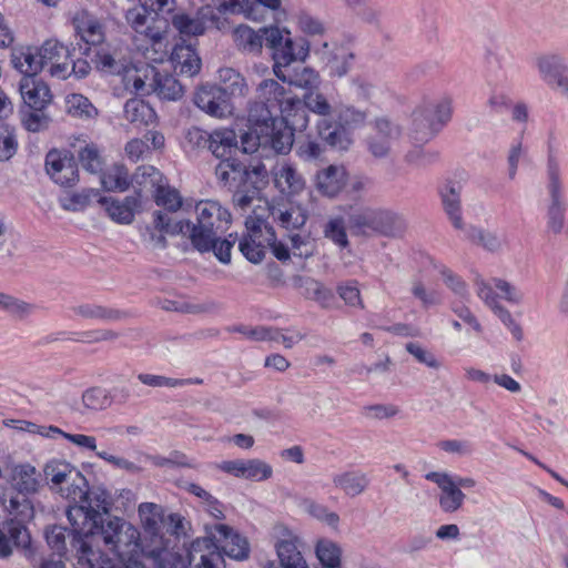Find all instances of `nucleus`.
I'll list each match as a JSON object with an SVG mask.
<instances>
[{"instance_id": "obj_13", "label": "nucleus", "mask_w": 568, "mask_h": 568, "mask_svg": "<svg viewBox=\"0 0 568 568\" xmlns=\"http://www.w3.org/2000/svg\"><path fill=\"white\" fill-rule=\"evenodd\" d=\"M402 129L386 116L376 118L372 123V133L366 139L369 154L378 160L388 159L393 145L399 140Z\"/></svg>"}, {"instance_id": "obj_60", "label": "nucleus", "mask_w": 568, "mask_h": 568, "mask_svg": "<svg viewBox=\"0 0 568 568\" xmlns=\"http://www.w3.org/2000/svg\"><path fill=\"white\" fill-rule=\"evenodd\" d=\"M18 150V142L13 130L0 124V161H8Z\"/></svg>"}, {"instance_id": "obj_52", "label": "nucleus", "mask_w": 568, "mask_h": 568, "mask_svg": "<svg viewBox=\"0 0 568 568\" xmlns=\"http://www.w3.org/2000/svg\"><path fill=\"white\" fill-rule=\"evenodd\" d=\"M244 471V479L252 481H264L273 476L272 466L260 458L246 459Z\"/></svg>"}, {"instance_id": "obj_46", "label": "nucleus", "mask_w": 568, "mask_h": 568, "mask_svg": "<svg viewBox=\"0 0 568 568\" xmlns=\"http://www.w3.org/2000/svg\"><path fill=\"white\" fill-rule=\"evenodd\" d=\"M100 192L94 189H84L81 192L68 193L60 199L61 206L67 211L78 212L84 210L93 199H99Z\"/></svg>"}, {"instance_id": "obj_18", "label": "nucleus", "mask_w": 568, "mask_h": 568, "mask_svg": "<svg viewBox=\"0 0 568 568\" xmlns=\"http://www.w3.org/2000/svg\"><path fill=\"white\" fill-rule=\"evenodd\" d=\"M425 478L438 486L440 490L438 505L443 513L453 514L464 506L466 495L453 484V476L447 473L430 471L425 475Z\"/></svg>"}, {"instance_id": "obj_23", "label": "nucleus", "mask_w": 568, "mask_h": 568, "mask_svg": "<svg viewBox=\"0 0 568 568\" xmlns=\"http://www.w3.org/2000/svg\"><path fill=\"white\" fill-rule=\"evenodd\" d=\"M19 89L24 104L30 110L44 111L52 101L50 88L37 78L23 77Z\"/></svg>"}, {"instance_id": "obj_31", "label": "nucleus", "mask_w": 568, "mask_h": 568, "mask_svg": "<svg viewBox=\"0 0 568 568\" xmlns=\"http://www.w3.org/2000/svg\"><path fill=\"white\" fill-rule=\"evenodd\" d=\"M40 475L36 467L30 464H20L13 467L10 476L11 486L23 497L18 500L22 501L27 499V495H31L38 491L40 487Z\"/></svg>"}, {"instance_id": "obj_61", "label": "nucleus", "mask_w": 568, "mask_h": 568, "mask_svg": "<svg viewBox=\"0 0 568 568\" xmlns=\"http://www.w3.org/2000/svg\"><path fill=\"white\" fill-rule=\"evenodd\" d=\"M193 103L206 114L213 115V85L206 83L197 87L193 94Z\"/></svg>"}, {"instance_id": "obj_15", "label": "nucleus", "mask_w": 568, "mask_h": 568, "mask_svg": "<svg viewBox=\"0 0 568 568\" xmlns=\"http://www.w3.org/2000/svg\"><path fill=\"white\" fill-rule=\"evenodd\" d=\"M45 171L61 187H73L79 182V168L69 151L50 150L45 155Z\"/></svg>"}, {"instance_id": "obj_43", "label": "nucleus", "mask_w": 568, "mask_h": 568, "mask_svg": "<svg viewBox=\"0 0 568 568\" xmlns=\"http://www.w3.org/2000/svg\"><path fill=\"white\" fill-rule=\"evenodd\" d=\"M302 507L305 513L314 519L327 525L332 529H337L339 526V516L337 513L331 510L327 506L320 504L311 498H305L302 501Z\"/></svg>"}, {"instance_id": "obj_30", "label": "nucleus", "mask_w": 568, "mask_h": 568, "mask_svg": "<svg viewBox=\"0 0 568 568\" xmlns=\"http://www.w3.org/2000/svg\"><path fill=\"white\" fill-rule=\"evenodd\" d=\"M274 222L286 230L301 229L307 221V213L300 204L278 203L270 206Z\"/></svg>"}, {"instance_id": "obj_29", "label": "nucleus", "mask_w": 568, "mask_h": 568, "mask_svg": "<svg viewBox=\"0 0 568 568\" xmlns=\"http://www.w3.org/2000/svg\"><path fill=\"white\" fill-rule=\"evenodd\" d=\"M164 135L159 131L150 130L142 139H132L126 142L124 151L132 162H138L150 156L152 150L164 148Z\"/></svg>"}, {"instance_id": "obj_1", "label": "nucleus", "mask_w": 568, "mask_h": 568, "mask_svg": "<svg viewBox=\"0 0 568 568\" xmlns=\"http://www.w3.org/2000/svg\"><path fill=\"white\" fill-rule=\"evenodd\" d=\"M257 102L250 109V122H265L285 116L300 128L307 126L302 100L290 97L283 85L273 79L263 80L256 89Z\"/></svg>"}, {"instance_id": "obj_58", "label": "nucleus", "mask_w": 568, "mask_h": 568, "mask_svg": "<svg viewBox=\"0 0 568 568\" xmlns=\"http://www.w3.org/2000/svg\"><path fill=\"white\" fill-rule=\"evenodd\" d=\"M304 106L305 115L307 118L306 109L317 113L320 115H328L331 113L332 106L326 100V98L320 93L311 91L304 95V100L302 101Z\"/></svg>"}, {"instance_id": "obj_39", "label": "nucleus", "mask_w": 568, "mask_h": 568, "mask_svg": "<svg viewBox=\"0 0 568 568\" xmlns=\"http://www.w3.org/2000/svg\"><path fill=\"white\" fill-rule=\"evenodd\" d=\"M152 88L156 95L163 100L175 101L183 95V87L179 80L170 74L155 72Z\"/></svg>"}, {"instance_id": "obj_5", "label": "nucleus", "mask_w": 568, "mask_h": 568, "mask_svg": "<svg viewBox=\"0 0 568 568\" xmlns=\"http://www.w3.org/2000/svg\"><path fill=\"white\" fill-rule=\"evenodd\" d=\"M10 519L0 526V557H8L12 552L11 545L17 547H28L30 545V535L24 526L26 519L30 518L33 508L30 501L18 498H10L7 507Z\"/></svg>"}, {"instance_id": "obj_50", "label": "nucleus", "mask_w": 568, "mask_h": 568, "mask_svg": "<svg viewBox=\"0 0 568 568\" xmlns=\"http://www.w3.org/2000/svg\"><path fill=\"white\" fill-rule=\"evenodd\" d=\"M323 233L326 239L341 248H345L349 244L344 219L341 216L329 219L323 229Z\"/></svg>"}, {"instance_id": "obj_36", "label": "nucleus", "mask_w": 568, "mask_h": 568, "mask_svg": "<svg viewBox=\"0 0 568 568\" xmlns=\"http://www.w3.org/2000/svg\"><path fill=\"white\" fill-rule=\"evenodd\" d=\"M124 118L136 126H148L155 122L156 113L144 100L139 98L129 99L124 104Z\"/></svg>"}, {"instance_id": "obj_33", "label": "nucleus", "mask_w": 568, "mask_h": 568, "mask_svg": "<svg viewBox=\"0 0 568 568\" xmlns=\"http://www.w3.org/2000/svg\"><path fill=\"white\" fill-rule=\"evenodd\" d=\"M462 186L457 183H447L440 191L442 203L450 223L457 230L464 229L460 202Z\"/></svg>"}, {"instance_id": "obj_11", "label": "nucleus", "mask_w": 568, "mask_h": 568, "mask_svg": "<svg viewBox=\"0 0 568 568\" xmlns=\"http://www.w3.org/2000/svg\"><path fill=\"white\" fill-rule=\"evenodd\" d=\"M549 204L547 209V226L549 231L559 234L564 229L567 203L560 181L559 164L550 154L547 165Z\"/></svg>"}, {"instance_id": "obj_3", "label": "nucleus", "mask_w": 568, "mask_h": 568, "mask_svg": "<svg viewBox=\"0 0 568 568\" xmlns=\"http://www.w3.org/2000/svg\"><path fill=\"white\" fill-rule=\"evenodd\" d=\"M212 207L213 205L210 201H200L195 206L199 214L197 223L195 224L189 220L173 222L166 213L158 211L154 213V227L168 234L187 236L197 251L209 252L213 250Z\"/></svg>"}, {"instance_id": "obj_28", "label": "nucleus", "mask_w": 568, "mask_h": 568, "mask_svg": "<svg viewBox=\"0 0 568 568\" xmlns=\"http://www.w3.org/2000/svg\"><path fill=\"white\" fill-rule=\"evenodd\" d=\"M131 61V58L126 55L122 48H101L93 59V63L99 71L119 77L125 71Z\"/></svg>"}, {"instance_id": "obj_32", "label": "nucleus", "mask_w": 568, "mask_h": 568, "mask_svg": "<svg viewBox=\"0 0 568 568\" xmlns=\"http://www.w3.org/2000/svg\"><path fill=\"white\" fill-rule=\"evenodd\" d=\"M132 181L135 190L134 195L141 200L143 193L150 192L154 195L158 187H161L164 183V176L153 165H140L132 175Z\"/></svg>"}, {"instance_id": "obj_37", "label": "nucleus", "mask_w": 568, "mask_h": 568, "mask_svg": "<svg viewBox=\"0 0 568 568\" xmlns=\"http://www.w3.org/2000/svg\"><path fill=\"white\" fill-rule=\"evenodd\" d=\"M233 41L237 49L248 53H260L265 41L264 33L255 31L246 24H240L233 29Z\"/></svg>"}, {"instance_id": "obj_64", "label": "nucleus", "mask_w": 568, "mask_h": 568, "mask_svg": "<svg viewBox=\"0 0 568 568\" xmlns=\"http://www.w3.org/2000/svg\"><path fill=\"white\" fill-rule=\"evenodd\" d=\"M51 119L44 111H33L22 116V124L29 132H40L49 126Z\"/></svg>"}, {"instance_id": "obj_35", "label": "nucleus", "mask_w": 568, "mask_h": 568, "mask_svg": "<svg viewBox=\"0 0 568 568\" xmlns=\"http://www.w3.org/2000/svg\"><path fill=\"white\" fill-rule=\"evenodd\" d=\"M333 484L345 495L356 497L367 489L369 478L363 471L349 470L334 475Z\"/></svg>"}, {"instance_id": "obj_45", "label": "nucleus", "mask_w": 568, "mask_h": 568, "mask_svg": "<svg viewBox=\"0 0 568 568\" xmlns=\"http://www.w3.org/2000/svg\"><path fill=\"white\" fill-rule=\"evenodd\" d=\"M78 158L84 170L99 173L104 165V159L100 146L93 142L85 144L78 152Z\"/></svg>"}, {"instance_id": "obj_38", "label": "nucleus", "mask_w": 568, "mask_h": 568, "mask_svg": "<svg viewBox=\"0 0 568 568\" xmlns=\"http://www.w3.org/2000/svg\"><path fill=\"white\" fill-rule=\"evenodd\" d=\"M101 182L109 191L124 192L133 184L132 176L124 164H114L103 174Z\"/></svg>"}, {"instance_id": "obj_20", "label": "nucleus", "mask_w": 568, "mask_h": 568, "mask_svg": "<svg viewBox=\"0 0 568 568\" xmlns=\"http://www.w3.org/2000/svg\"><path fill=\"white\" fill-rule=\"evenodd\" d=\"M541 79L561 95L568 98V65L560 55H546L538 59Z\"/></svg>"}, {"instance_id": "obj_9", "label": "nucleus", "mask_w": 568, "mask_h": 568, "mask_svg": "<svg viewBox=\"0 0 568 568\" xmlns=\"http://www.w3.org/2000/svg\"><path fill=\"white\" fill-rule=\"evenodd\" d=\"M248 88L244 77L233 68H222L215 75V118L231 115L237 100Z\"/></svg>"}, {"instance_id": "obj_62", "label": "nucleus", "mask_w": 568, "mask_h": 568, "mask_svg": "<svg viewBox=\"0 0 568 568\" xmlns=\"http://www.w3.org/2000/svg\"><path fill=\"white\" fill-rule=\"evenodd\" d=\"M75 313L85 318H98V320H116L120 313L114 310H108L100 305H81L77 307Z\"/></svg>"}, {"instance_id": "obj_21", "label": "nucleus", "mask_w": 568, "mask_h": 568, "mask_svg": "<svg viewBox=\"0 0 568 568\" xmlns=\"http://www.w3.org/2000/svg\"><path fill=\"white\" fill-rule=\"evenodd\" d=\"M42 59L44 69L48 68L52 77L65 79L69 75V49L57 40H47L42 44Z\"/></svg>"}, {"instance_id": "obj_22", "label": "nucleus", "mask_w": 568, "mask_h": 568, "mask_svg": "<svg viewBox=\"0 0 568 568\" xmlns=\"http://www.w3.org/2000/svg\"><path fill=\"white\" fill-rule=\"evenodd\" d=\"M98 202L104 207L108 216L118 224L132 223L141 207V200L135 195H128L123 200L99 196Z\"/></svg>"}, {"instance_id": "obj_41", "label": "nucleus", "mask_w": 568, "mask_h": 568, "mask_svg": "<svg viewBox=\"0 0 568 568\" xmlns=\"http://www.w3.org/2000/svg\"><path fill=\"white\" fill-rule=\"evenodd\" d=\"M315 554L323 568H341L342 548L331 539H320Z\"/></svg>"}, {"instance_id": "obj_53", "label": "nucleus", "mask_w": 568, "mask_h": 568, "mask_svg": "<svg viewBox=\"0 0 568 568\" xmlns=\"http://www.w3.org/2000/svg\"><path fill=\"white\" fill-rule=\"evenodd\" d=\"M145 77L144 73L142 74V70L131 61L125 71L121 74V80L126 90L139 94L145 91Z\"/></svg>"}, {"instance_id": "obj_34", "label": "nucleus", "mask_w": 568, "mask_h": 568, "mask_svg": "<svg viewBox=\"0 0 568 568\" xmlns=\"http://www.w3.org/2000/svg\"><path fill=\"white\" fill-rule=\"evenodd\" d=\"M13 67L24 77H32L44 69L42 59V45L40 48H24L16 51L12 55Z\"/></svg>"}, {"instance_id": "obj_8", "label": "nucleus", "mask_w": 568, "mask_h": 568, "mask_svg": "<svg viewBox=\"0 0 568 568\" xmlns=\"http://www.w3.org/2000/svg\"><path fill=\"white\" fill-rule=\"evenodd\" d=\"M452 99L444 97L437 102L425 104L413 113V132L415 141H428L452 118Z\"/></svg>"}, {"instance_id": "obj_56", "label": "nucleus", "mask_w": 568, "mask_h": 568, "mask_svg": "<svg viewBox=\"0 0 568 568\" xmlns=\"http://www.w3.org/2000/svg\"><path fill=\"white\" fill-rule=\"evenodd\" d=\"M438 152L433 149H425L415 145L405 155V162L416 168H425L438 160Z\"/></svg>"}, {"instance_id": "obj_24", "label": "nucleus", "mask_w": 568, "mask_h": 568, "mask_svg": "<svg viewBox=\"0 0 568 568\" xmlns=\"http://www.w3.org/2000/svg\"><path fill=\"white\" fill-rule=\"evenodd\" d=\"M173 64V68L180 74L193 77L201 70V59L192 43H186L185 39L176 42L166 59Z\"/></svg>"}, {"instance_id": "obj_16", "label": "nucleus", "mask_w": 568, "mask_h": 568, "mask_svg": "<svg viewBox=\"0 0 568 568\" xmlns=\"http://www.w3.org/2000/svg\"><path fill=\"white\" fill-rule=\"evenodd\" d=\"M261 124V132L264 133L265 148L270 146L276 153L286 154L291 151L294 143V131L304 130L294 125L290 119L285 116H276Z\"/></svg>"}, {"instance_id": "obj_12", "label": "nucleus", "mask_w": 568, "mask_h": 568, "mask_svg": "<svg viewBox=\"0 0 568 568\" xmlns=\"http://www.w3.org/2000/svg\"><path fill=\"white\" fill-rule=\"evenodd\" d=\"M77 45L83 54L89 55L92 48L101 47L106 37L105 26L100 18L80 10L72 19Z\"/></svg>"}, {"instance_id": "obj_47", "label": "nucleus", "mask_w": 568, "mask_h": 568, "mask_svg": "<svg viewBox=\"0 0 568 568\" xmlns=\"http://www.w3.org/2000/svg\"><path fill=\"white\" fill-rule=\"evenodd\" d=\"M213 134L197 126L189 129L185 133L184 149L186 152L211 150Z\"/></svg>"}, {"instance_id": "obj_42", "label": "nucleus", "mask_w": 568, "mask_h": 568, "mask_svg": "<svg viewBox=\"0 0 568 568\" xmlns=\"http://www.w3.org/2000/svg\"><path fill=\"white\" fill-rule=\"evenodd\" d=\"M466 236L473 243L490 252H499L506 244L505 239L497 233L485 231L475 226H470L466 231Z\"/></svg>"}, {"instance_id": "obj_10", "label": "nucleus", "mask_w": 568, "mask_h": 568, "mask_svg": "<svg viewBox=\"0 0 568 568\" xmlns=\"http://www.w3.org/2000/svg\"><path fill=\"white\" fill-rule=\"evenodd\" d=\"M338 119L341 125H332L326 120H321L317 130L321 139L329 146L343 151L347 150L353 142L345 126L358 128L364 125L367 120V112L354 106H345L339 111Z\"/></svg>"}, {"instance_id": "obj_59", "label": "nucleus", "mask_w": 568, "mask_h": 568, "mask_svg": "<svg viewBox=\"0 0 568 568\" xmlns=\"http://www.w3.org/2000/svg\"><path fill=\"white\" fill-rule=\"evenodd\" d=\"M438 448L444 453L457 457H468L474 453V445L468 439H445L438 443Z\"/></svg>"}, {"instance_id": "obj_2", "label": "nucleus", "mask_w": 568, "mask_h": 568, "mask_svg": "<svg viewBox=\"0 0 568 568\" xmlns=\"http://www.w3.org/2000/svg\"><path fill=\"white\" fill-rule=\"evenodd\" d=\"M150 9L141 3L125 12L128 24L135 32L133 43L139 52L153 63H162L168 55L166 21L150 17Z\"/></svg>"}, {"instance_id": "obj_55", "label": "nucleus", "mask_w": 568, "mask_h": 568, "mask_svg": "<svg viewBox=\"0 0 568 568\" xmlns=\"http://www.w3.org/2000/svg\"><path fill=\"white\" fill-rule=\"evenodd\" d=\"M156 205L163 206L164 209L175 212L182 206V197L178 190L172 189L164 183L153 195Z\"/></svg>"}, {"instance_id": "obj_7", "label": "nucleus", "mask_w": 568, "mask_h": 568, "mask_svg": "<svg viewBox=\"0 0 568 568\" xmlns=\"http://www.w3.org/2000/svg\"><path fill=\"white\" fill-rule=\"evenodd\" d=\"M278 561H270L266 568H308L302 555L301 537L283 523L272 526L270 532Z\"/></svg>"}, {"instance_id": "obj_17", "label": "nucleus", "mask_w": 568, "mask_h": 568, "mask_svg": "<svg viewBox=\"0 0 568 568\" xmlns=\"http://www.w3.org/2000/svg\"><path fill=\"white\" fill-rule=\"evenodd\" d=\"M215 552L239 561L245 560L250 556V544L233 526L215 523Z\"/></svg>"}, {"instance_id": "obj_14", "label": "nucleus", "mask_w": 568, "mask_h": 568, "mask_svg": "<svg viewBox=\"0 0 568 568\" xmlns=\"http://www.w3.org/2000/svg\"><path fill=\"white\" fill-rule=\"evenodd\" d=\"M245 226L246 234L240 240L239 250L247 261L258 264L265 257V248L270 244L268 232L274 230L263 219L254 216L246 219Z\"/></svg>"}, {"instance_id": "obj_49", "label": "nucleus", "mask_w": 568, "mask_h": 568, "mask_svg": "<svg viewBox=\"0 0 568 568\" xmlns=\"http://www.w3.org/2000/svg\"><path fill=\"white\" fill-rule=\"evenodd\" d=\"M304 287L307 298L316 301L323 307H328L331 305L334 298L333 291L327 288L323 283L314 278H306Z\"/></svg>"}, {"instance_id": "obj_6", "label": "nucleus", "mask_w": 568, "mask_h": 568, "mask_svg": "<svg viewBox=\"0 0 568 568\" xmlns=\"http://www.w3.org/2000/svg\"><path fill=\"white\" fill-rule=\"evenodd\" d=\"M349 224L361 233H375L387 237H397L404 234L407 224L405 219L386 209H364L349 215Z\"/></svg>"}, {"instance_id": "obj_63", "label": "nucleus", "mask_w": 568, "mask_h": 568, "mask_svg": "<svg viewBox=\"0 0 568 568\" xmlns=\"http://www.w3.org/2000/svg\"><path fill=\"white\" fill-rule=\"evenodd\" d=\"M351 92L358 101H372L376 95L377 89L365 78H355L352 80Z\"/></svg>"}, {"instance_id": "obj_51", "label": "nucleus", "mask_w": 568, "mask_h": 568, "mask_svg": "<svg viewBox=\"0 0 568 568\" xmlns=\"http://www.w3.org/2000/svg\"><path fill=\"white\" fill-rule=\"evenodd\" d=\"M139 381L144 385L152 387H179L190 384H201L202 379L199 378H171L152 374H139Z\"/></svg>"}, {"instance_id": "obj_40", "label": "nucleus", "mask_w": 568, "mask_h": 568, "mask_svg": "<svg viewBox=\"0 0 568 568\" xmlns=\"http://www.w3.org/2000/svg\"><path fill=\"white\" fill-rule=\"evenodd\" d=\"M65 110L72 118L81 120H91L99 114L98 109L92 102L80 93H71L65 98Z\"/></svg>"}, {"instance_id": "obj_54", "label": "nucleus", "mask_w": 568, "mask_h": 568, "mask_svg": "<svg viewBox=\"0 0 568 568\" xmlns=\"http://www.w3.org/2000/svg\"><path fill=\"white\" fill-rule=\"evenodd\" d=\"M251 123L253 124V129L241 135V145L237 148L241 149L243 153L247 154L257 152L261 148H265L264 133L261 132V124L256 122Z\"/></svg>"}, {"instance_id": "obj_4", "label": "nucleus", "mask_w": 568, "mask_h": 568, "mask_svg": "<svg viewBox=\"0 0 568 568\" xmlns=\"http://www.w3.org/2000/svg\"><path fill=\"white\" fill-rule=\"evenodd\" d=\"M265 45L272 52L274 60V74L282 81H286L284 68L295 61H305L310 53V43L300 38L293 39L291 32L285 28L268 27L262 28Z\"/></svg>"}, {"instance_id": "obj_26", "label": "nucleus", "mask_w": 568, "mask_h": 568, "mask_svg": "<svg viewBox=\"0 0 568 568\" xmlns=\"http://www.w3.org/2000/svg\"><path fill=\"white\" fill-rule=\"evenodd\" d=\"M347 183V172L343 165H328L315 175V187L324 196L335 197Z\"/></svg>"}, {"instance_id": "obj_19", "label": "nucleus", "mask_w": 568, "mask_h": 568, "mask_svg": "<svg viewBox=\"0 0 568 568\" xmlns=\"http://www.w3.org/2000/svg\"><path fill=\"white\" fill-rule=\"evenodd\" d=\"M316 54L332 77H344L351 70L355 58L349 48L335 42H323Z\"/></svg>"}, {"instance_id": "obj_48", "label": "nucleus", "mask_w": 568, "mask_h": 568, "mask_svg": "<svg viewBox=\"0 0 568 568\" xmlns=\"http://www.w3.org/2000/svg\"><path fill=\"white\" fill-rule=\"evenodd\" d=\"M216 9L223 14H243L247 19L257 20L255 8L251 0H215Z\"/></svg>"}, {"instance_id": "obj_27", "label": "nucleus", "mask_w": 568, "mask_h": 568, "mask_svg": "<svg viewBox=\"0 0 568 568\" xmlns=\"http://www.w3.org/2000/svg\"><path fill=\"white\" fill-rule=\"evenodd\" d=\"M272 176L275 187L283 194H297L305 186L302 174L286 161H282L273 168Z\"/></svg>"}, {"instance_id": "obj_44", "label": "nucleus", "mask_w": 568, "mask_h": 568, "mask_svg": "<svg viewBox=\"0 0 568 568\" xmlns=\"http://www.w3.org/2000/svg\"><path fill=\"white\" fill-rule=\"evenodd\" d=\"M172 26L181 34V40L186 37H197L204 33L205 23L203 19L193 18L187 13L180 12L172 17Z\"/></svg>"}, {"instance_id": "obj_25", "label": "nucleus", "mask_w": 568, "mask_h": 568, "mask_svg": "<svg viewBox=\"0 0 568 568\" xmlns=\"http://www.w3.org/2000/svg\"><path fill=\"white\" fill-rule=\"evenodd\" d=\"M215 176L221 187L227 192L245 187L247 184V173L245 165L239 160L229 158L219 162L215 166Z\"/></svg>"}, {"instance_id": "obj_57", "label": "nucleus", "mask_w": 568, "mask_h": 568, "mask_svg": "<svg viewBox=\"0 0 568 568\" xmlns=\"http://www.w3.org/2000/svg\"><path fill=\"white\" fill-rule=\"evenodd\" d=\"M435 267L438 270L442 275L444 284L457 296L465 298L468 296L467 284L463 281V278L449 270L447 266L440 264Z\"/></svg>"}]
</instances>
